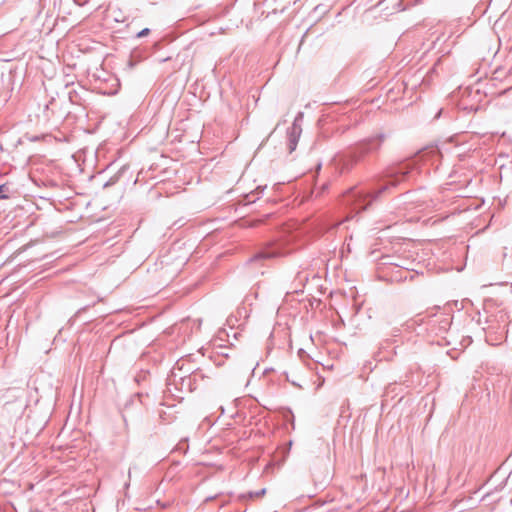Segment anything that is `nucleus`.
<instances>
[{
    "instance_id": "nucleus-1",
    "label": "nucleus",
    "mask_w": 512,
    "mask_h": 512,
    "mask_svg": "<svg viewBox=\"0 0 512 512\" xmlns=\"http://www.w3.org/2000/svg\"><path fill=\"white\" fill-rule=\"evenodd\" d=\"M385 139L386 134L379 133L357 143L350 152V166H352L364 156L378 152Z\"/></svg>"
},
{
    "instance_id": "nucleus-2",
    "label": "nucleus",
    "mask_w": 512,
    "mask_h": 512,
    "mask_svg": "<svg viewBox=\"0 0 512 512\" xmlns=\"http://www.w3.org/2000/svg\"><path fill=\"white\" fill-rule=\"evenodd\" d=\"M407 172L403 170V168L393 169L389 172L388 180L382 184L373 195H369L370 201L378 199L381 195L386 192H390L392 189L396 188L401 181L405 178Z\"/></svg>"
},
{
    "instance_id": "nucleus-3",
    "label": "nucleus",
    "mask_w": 512,
    "mask_h": 512,
    "mask_svg": "<svg viewBox=\"0 0 512 512\" xmlns=\"http://www.w3.org/2000/svg\"><path fill=\"white\" fill-rule=\"evenodd\" d=\"M303 120V113L299 112L293 123L292 126L287 131V138H288V149L289 152H293L298 144V140L300 138V135L302 133L301 123Z\"/></svg>"
},
{
    "instance_id": "nucleus-4",
    "label": "nucleus",
    "mask_w": 512,
    "mask_h": 512,
    "mask_svg": "<svg viewBox=\"0 0 512 512\" xmlns=\"http://www.w3.org/2000/svg\"><path fill=\"white\" fill-rule=\"evenodd\" d=\"M288 254V250L281 248L278 244H272L259 251L251 260L275 259Z\"/></svg>"
},
{
    "instance_id": "nucleus-5",
    "label": "nucleus",
    "mask_w": 512,
    "mask_h": 512,
    "mask_svg": "<svg viewBox=\"0 0 512 512\" xmlns=\"http://www.w3.org/2000/svg\"><path fill=\"white\" fill-rule=\"evenodd\" d=\"M8 192H9V188L6 184L0 185V200L8 199L9 198Z\"/></svg>"
},
{
    "instance_id": "nucleus-6",
    "label": "nucleus",
    "mask_w": 512,
    "mask_h": 512,
    "mask_svg": "<svg viewBox=\"0 0 512 512\" xmlns=\"http://www.w3.org/2000/svg\"><path fill=\"white\" fill-rule=\"evenodd\" d=\"M265 493H266V489H265V488H263V489H261V490H259V491H256V492H250V493H249V497H250V498H253V497H261V496H263Z\"/></svg>"
},
{
    "instance_id": "nucleus-7",
    "label": "nucleus",
    "mask_w": 512,
    "mask_h": 512,
    "mask_svg": "<svg viewBox=\"0 0 512 512\" xmlns=\"http://www.w3.org/2000/svg\"><path fill=\"white\" fill-rule=\"evenodd\" d=\"M150 33V29L144 28L140 32H138L137 37L141 38L147 36Z\"/></svg>"
},
{
    "instance_id": "nucleus-8",
    "label": "nucleus",
    "mask_w": 512,
    "mask_h": 512,
    "mask_svg": "<svg viewBox=\"0 0 512 512\" xmlns=\"http://www.w3.org/2000/svg\"><path fill=\"white\" fill-rule=\"evenodd\" d=\"M115 181H116L115 179L111 178V180H110V181H108L107 183H105V184H104V187H108V186H110V185L114 184V183H115Z\"/></svg>"
}]
</instances>
